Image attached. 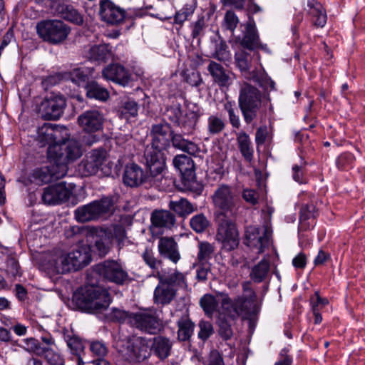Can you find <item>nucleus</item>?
Returning a JSON list of instances; mask_svg holds the SVG:
<instances>
[{
	"instance_id": "obj_37",
	"label": "nucleus",
	"mask_w": 365,
	"mask_h": 365,
	"mask_svg": "<svg viewBox=\"0 0 365 365\" xmlns=\"http://www.w3.org/2000/svg\"><path fill=\"white\" fill-rule=\"evenodd\" d=\"M164 284L176 288H182L186 286V278L182 272L175 269L173 272L165 274L159 277Z\"/></svg>"
},
{
	"instance_id": "obj_55",
	"label": "nucleus",
	"mask_w": 365,
	"mask_h": 365,
	"mask_svg": "<svg viewBox=\"0 0 365 365\" xmlns=\"http://www.w3.org/2000/svg\"><path fill=\"white\" fill-rule=\"evenodd\" d=\"M239 24L237 16L232 11H227L222 21V28L230 31L232 34Z\"/></svg>"
},
{
	"instance_id": "obj_50",
	"label": "nucleus",
	"mask_w": 365,
	"mask_h": 365,
	"mask_svg": "<svg viewBox=\"0 0 365 365\" xmlns=\"http://www.w3.org/2000/svg\"><path fill=\"white\" fill-rule=\"evenodd\" d=\"M225 127L224 120L217 115H211L207 118V131L210 135L221 133Z\"/></svg>"
},
{
	"instance_id": "obj_52",
	"label": "nucleus",
	"mask_w": 365,
	"mask_h": 365,
	"mask_svg": "<svg viewBox=\"0 0 365 365\" xmlns=\"http://www.w3.org/2000/svg\"><path fill=\"white\" fill-rule=\"evenodd\" d=\"M195 6L192 4H185L180 10L178 11L174 16L175 24L182 25L190 16H192Z\"/></svg>"
},
{
	"instance_id": "obj_2",
	"label": "nucleus",
	"mask_w": 365,
	"mask_h": 365,
	"mask_svg": "<svg viewBox=\"0 0 365 365\" xmlns=\"http://www.w3.org/2000/svg\"><path fill=\"white\" fill-rule=\"evenodd\" d=\"M170 126L167 123H160L152 126L151 148L145 153L146 165L152 172L159 173L165 170V160L163 151L169 145Z\"/></svg>"
},
{
	"instance_id": "obj_46",
	"label": "nucleus",
	"mask_w": 365,
	"mask_h": 365,
	"mask_svg": "<svg viewBox=\"0 0 365 365\" xmlns=\"http://www.w3.org/2000/svg\"><path fill=\"white\" fill-rule=\"evenodd\" d=\"M229 319L224 314H220V308L217 312V323L219 326V334L225 340H228L232 336L233 332L231 325L227 322Z\"/></svg>"
},
{
	"instance_id": "obj_51",
	"label": "nucleus",
	"mask_w": 365,
	"mask_h": 365,
	"mask_svg": "<svg viewBox=\"0 0 365 365\" xmlns=\"http://www.w3.org/2000/svg\"><path fill=\"white\" fill-rule=\"evenodd\" d=\"M42 356L50 365H65L63 357L51 347H45Z\"/></svg>"
},
{
	"instance_id": "obj_26",
	"label": "nucleus",
	"mask_w": 365,
	"mask_h": 365,
	"mask_svg": "<svg viewBox=\"0 0 365 365\" xmlns=\"http://www.w3.org/2000/svg\"><path fill=\"white\" fill-rule=\"evenodd\" d=\"M149 350L160 360L167 359L171 354L173 342L172 341L163 336H157L153 337L150 342Z\"/></svg>"
},
{
	"instance_id": "obj_43",
	"label": "nucleus",
	"mask_w": 365,
	"mask_h": 365,
	"mask_svg": "<svg viewBox=\"0 0 365 365\" xmlns=\"http://www.w3.org/2000/svg\"><path fill=\"white\" fill-rule=\"evenodd\" d=\"M169 208L180 216L190 215L195 210L194 206L185 198H181L176 201H170Z\"/></svg>"
},
{
	"instance_id": "obj_58",
	"label": "nucleus",
	"mask_w": 365,
	"mask_h": 365,
	"mask_svg": "<svg viewBox=\"0 0 365 365\" xmlns=\"http://www.w3.org/2000/svg\"><path fill=\"white\" fill-rule=\"evenodd\" d=\"M145 263L152 269H157L161 264V261L155 257L153 251L146 248L142 254Z\"/></svg>"
},
{
	"instance_id": "obj_17",
	"label": "nucleus",
	"mask_w": 365,
	"mask_h": 365,
	"mask_svg": "<svg viewBox=\"0 0 365 365\" xmlns=\"http://www.w3.org/2000/svg\"><path fill=\"white\" fill-rule=\"evenodd\" d=\"M96 270L105 279L117 284H123L128 278L123 266L114 260H106L98 264Z\"/></svg>"
},
{
	"instance_id": "obj_12",
	"label": "nucleus",
	"mask_w": 365,
	"mask_h": 365,
	"mask_svg": "<svg viewBox=\"0 0 365 365\" xmlns=\"http://www.w3.org/2000/svg\"><path fill=\"white\" fill-rule=\"evenodd\" d=\"M242 26L244 30L242 36L236 37L237 41L242 48L250 51L261 49L265 52H269L267 45L261 43L255 19L252 16H249L247 22L242 24L241 27Z\"/></svg>"
},
{
	"instance_id": "obj_59",
	"label": "nucleus",
	"mask_w": 365,
	"mask_h": 365,
	"mask_svg": "<svg viewBox=\"0 0 365 365\" xmlns=\"http://www.w3.org/2000/svg\"><path fill=\"white\" fill-rule=\"evenodd\" d=\"M90 350L92 354L98 357V359L104 358L108 352L107 346L102 341H91Z\"/></svg>"
},
{
	"instance_id": "obj_21",
	"label": "nucleus",
	"mask_w": 365,
	"mask_h": 365,
	"mask_svg": "<svg viewBox=\"0 0 365 365\" xmlns=\"http://www.w3.org/2000/svg\"><path fill=\"white\" fill-rule=\"evenodd\" d=\"M99 15L103 21L115 25L124 20L125 11L109 0H102L100 1Z\"/></svg>"
},
{
	"instance_id": "obj_42",
	"label": "nucleus",
	"mask_w": 365,
	"mask_h": 365,
	"mask_svg": "<svg viewBox=\"0 0 365 365\" xmlns=\"http://www.w3.org/2000/svg\"><path fill=\"white\" fill-rule=\"evenodd\" d=\"M138 105L135 101L128 100L119 107L118 115L121 119L128 120L138 115Z\"/></svg>"
},
{
	"instance_id": "obj_10",
	"label": "nucleus",
	"mask_w": 365,
	"mask_h": 365,
	"mask_svg": "<svg viewBox=\"0 0 365 365\" xmlns=\"http://www.w3.org/2000/svg\"><path fill=\"white\" fill-rule=\"evenodd\" d=\"M215 209L225 216L232 215L237 209L240 198L233 188L225 184L220 185L212 195Z\"/></svg>"
},
{
	"instance_id": "obj_4",
	"label": "nucleus",
	"mask_w": 365,
	"mask_h": 365,
	"mask_svg": "<svg viewBox=\"0 0 365 365\" xmlns=\"http://www.w3.org/2000/svg\"><path fill=\"white\" fill-rule=\"evenodd\" d=\"M150 175H148L144 170L137 164L132 163L126 165L123 176V183L129 187H138L143 184L148 183L150 186H155L158 188H164L167 179L163 175V170L159 173L152 172L148 168Z\"/></svg>"
},
{
	"instance_id": "obj_14",
	"label": "nucleus",
	"mask_w": 365,
	"mask_h": 365,
	"mask_svg": "<svg viewBox=\"0 0 365 365\" xmlns=\"http://www.w3.org/2000/svg\"><path fill=\"white\" fill-rule=\"evenodd\" d=\"M216 237L226 251L233 250L239 245V232L236 225L230 220H225L220 223Z\"/></svg>"
},
{
	"instance_id": "obj_44",
	"label": "nucleus",
	"mask_w": 365,
	"mask_h": 365,
	"mask_svg": "<svg viewBox=\"0 0 365 365\" xmlns=\"http://www.w3.org/2000/svg\"><path fill=\"white\" fill-rule=\"evenodd\" d=\"M269 271V262L263 259L257 264L253 267L250 273V277L255 282H262Z\"/></svg>"
},
{
	"instance_id": "obj_19",
	"label": "nucleus",
	"mask_w": 365,
	"mask_h": 365,
	"mask_svg": "<svg viewBox=\"0 0 365 365\" xmlns=\"http://www.w3.org/2000/svg\"><path fill=\"white\" fill-rule=\"evenodd\" d=\"M106 160V151L103 149H96L91 151L79 165V170L85 176L96 174Z\"/></svg>"
},
{
	"instance_id": "obj_1",
	"label": "nucleus",
	"mask_w": 365,
	"mask_h": 365,
	"mask_svg": "<svg viewBox=\"0 0 365 365\" xmlns=\"http://www.w3.org/2000/svg\"><path fill=\"white\" fill-rule=\"evenodd\" d=\"M73 301L82 311L98 314L108 309L111 299L104 288L94 284H86L73 293Z\"/></svg>"
},
{
	"instance_id": "obj_64",
	"label": "nucleus",
	"mask_w": 365,
	"mask_h": 365,
	"mask_svg": "<svg viewBox=\"0 0 365 365\" xmlns=\"http://www.w3.org/2000/svg\"><path fill=\"white\" fill-rule=\"evenodd\" d=\"M289 349L287 347L283 348L279 353L278 360L274 365H292L293 358L289 354Z\"/></svg>"
},
{
	"instance_id": "obj_27",
	"label": "nucleus",
	"mask_w": 365,
	"mask_h": 365,
	"mask_svg": "<svg viewBox=\"0 0 365 365\" xmlns=\"http://www.w3.org/2000/svg\"><path fill=\"white\" fill-rule=\"evenodd\" d=\"M176 294V288L168 286L159 280V284L154 290V303L162 306L169 304L175 297Z\"/></svg>"
},
{
	"instance_id": "obj_13",
	"label": "nucleus",
	"mask_w": 365,
	"mask_h": 365,
	"mask_svg": "<svg viewBox=\"0 0 365 365\" xmlns=\"http://www.w3.org/2000/svg\"><path fill=\"white\" fill-rule=\"evenodd\" d=\"M49 165L36 168L31 173L32 180L37 184H46L63 178L67 174V168L63 164L60 165L53 159H48Z\"/></svg>"
},
{
	"instance_id": "obj_30",
	"label": "nucleus",
	"mask_w": 365,
	"mask_h": 365,
	"mask_svg": "<svg viewBox=\"0 0 365 365\" xmlns=\"http://www.w3.org/2000/svg\"><path fill=\"white\" fill-rule=\"evenodd\" d=\"M173 165L184 179L193 178L195 175L194 163L190 157L185 155H178L173 159Z\"/></svg>"
},
{
	"instance_id": "obj_47",
	"label": "nucleus",
	"mask_w": 365,
	"mask_h": 365,
	"mask_svg": "<svg viewBox=\"0 0 365 365\" xmlns=\"http://www.w3.org/2000/svg\"><path fill=\"white\" fill-rule=\"evenodd\" d=\"M223 107L228 113L229 121L232 126L235 128H239L241 123L235 102L227 101L224 103Z\"/></svg>"
},
{
	"instance_id": "obj_36",
	"label": "nucleus",
	"mask_w": 365,
	"mask_h": 365,
	"mask_svg": "<svg viewBox=\"0 0 365 365\" xmlns=\"http://www.w3.org/2000/svg\"><path fill=\"white\" fill-rule=\"evenodd\" d=\"M111 56L109 46L100 44L92 46L88 52V58L93 61L104 62Z\"/></svg>"
},
{
	"instance_id": "obj_57",
	"label": "nucleus",
	"mask_w": 365,
	"mask_h": 365,
	"mask_svg": "<svg viewBox=\"0 0 365 365\" xmlns=\"http://www.w3.org/2000/svg\"><path fill=\"white\" fill-rule=\"evenodd\" d=\"M355 158L351 153H341L336 160V167L340 170H345L349 167H351Z\"/></svg>"
},
{
	"instance_id": "obj_56",
	"label": "nucleus",
	"mask_w": 365,
	"mask_h": 365,
	"mask_svg": "<svg viewBox=\"0 0 365 365\" xmlns=\"http://www.w3.org/2000/svg\"><path fill=\"white\" fill-rule=\"evenodd\" d=\"M190 225L193 230L200 233L205 230L209 225V222L204 215L198 214L191 218Z\"/></svg>"
},
{
	"instance_id": "obj_32",
	"label": "nucleus",
	"mask_w": 365,
	"mask_h": 365,
	"mask_svg": "<svg viewBox=\"0 0 365 365\" xmlns=\"http://www.w3.org/2000/svg\"><path fill=\"white\" fill-rule=\"evenodd\" d=\"M151 222L157 227L171 228L175 222V217L168 210H155L151 215Z\"/></svg>"
},
{
	"instance_id": "obj_9",
	"label": "nucleus",
	"mask_w": 365,
	"mask_h": 365,
	"mask_svg": "<svg viewBox=\"0 0 365 365\" xmlns=\"http://www.w3.org/2000/svg\"><path fill=\"white\" fill-rule=\"evenodd\" d=\"M113 205L111 197H104L99 200H94L76 209L75 219L80 222L96 220L103 215L111 212Z\"/></svg>"
},
{
	"instance_id": "obj_38",
	"label": "nucleus",
	"mask_w": 365,
	"mask_h": 365,
	"mask_svg": "<svg viewBox=\"0 0 365 365\" xmlns=\"http://www.w3.org/2000/svg\"><path fill=\"white\" fill-rule=\"evenodd\" d=\"M173 145L190 155H195L199 151L197 144L184 139L181 135L175 134L172 137Z\"/></svg>"
},
{
	"instance_id": "obj_45",
	"label": "nucleus",
	"mask_w": 365,
	"mask_h": 365,
	"mask_svg": "<svg viewBox=\"0 0 365 365\" xmlns=\"http://www.w3.org/2000/svg\"><path fill=\"white\" fill-rule=\"evenodd\" d=\"M200 304L205 314L210 318L213 317V314L218 312L217 309L218 302L212 294H205L200 300Z\"/></svg>"
},
{
	"instance_id": "obj_23",
	"label": "nucleus",
	"mask_w": 365,
	"mask_h": 365,
	"mask_svg": "<svg viewBox=\"0 0 365 365\" xmlns=\"http://www.w3.org/2000/svg\"><path fill=\"white\" fill-rule=\"evenodd\" d=\"M158 249L163 258L168 259L174 264H177L181 259L178 245L172 237H160Z\"/></svg>"
},
{
	"instance_id": "obj_63",
	"label": "nucleus",
	"mask_w": 365,
	"mask_h": 365,
	"mask_svg": "<svg viewBox=\"0 0 365 365\" xmlns=\"http://www.w3.org/2000/svg\"><path fill=\"white\" fill-rule=\"evenodd\" d=\"M192 33L191 36L193 38H197L203 35L204 29L205 28V20L204 16L198 17L197 20L192 24Z\"/></svg>"
},
{
	"instance_id": "obj_39",
	"label": "nucleus",
	"mask_w": 365,
	"mask_h": 365,
	"mask_svg": "<svg viewBox=\"0 0 365 365\" xmlns=\"http://www.w3.org/2000/svg\"><path fill=\"white\" fill-rule=\"evenodd\" d=\"M178 337L180 341L188 340L194 331V324L187 317H181L178 322Z\"/></svg>"
},
{
	"instance_id": "obj_35",
	"label": "nucleus",
	"mask_w": 365,
	"mask_h": 365,
	"mask_svg": "<svg viewBox=\"0 0 365 365\" xmlns=\"http://www.w3.org/2000/svg\"><path fill=\"white\" fill-rule=\"evenodd\" d=\"M200 115V109L195 106L193 109L188 110L179 125L185 133H190L195 130Z\"/></svg>"
},
{
	"instance_id": "obj_22",
	"label": "nucleus",
	"mask_w": 365,
	"mask_h": 365,
	"mask_svg": "<svg viewBox=\"0 0 365 365\" xmlns=\"http://www.w3.org/2000/svg\"><path fill=\"white\" fill-rule=\"evenodd\" d=\"M81 128L86 133H95L103 128L104 116L97 110L83 112L78 118Z\"/></svg>"
},
{
	"instance_id": "obj_33",
	"label": "nucleus",
	"mask_w": 365,
	"mask_h": 365,
	"mask_svg": "<svg viewBox=\"0 0 365 365\" xmlns=\"http://www.w3.org/2000/svg\"><path fill=\"white\" fill-rule=\"evenodd\" d=\"M237 143L243 158L251 162L253 159L254 148L249 135L244 131L239 132L237 133Z\"/></svg>"
},
{
	"instance_id": "obj_53",
	"label": "nucleus",
	"mask_w": 365,
	"mask_h": 365,
	"mask_svg": "<svg viewBox=\"0 0 365 365\" xmlns=\"http://www.w3.org/2000/svg\"><path fill=\"white\" fill-rule=\"evenodd\" d=\"M24 345H20L26 351L34 353L39 356H43V350L45 347H42L38 341L34 338H27L22 340Z\"/></svg>"
},
{
	"instance_id": "obj_18",
	"label": "nucleus",
	"mask_w": 365,
	"mask_h": 365,
	"mask_svg": "<svg viewBox=\"0 0 365 365\" xmlns=\"http://www.w3.org/2000/svg\"><path fill=\"white\" fill-rule=\"evenodd\" d=\"M270 237L267 230H262L256 226H248L245 230V244L251 249L257 250L261 254L269 245Z\"/></svg>"
},
{
	"instance_id": "obj_15",
	"label": "nucleus",
	"mask_w": 365,
	"mask_h": 365,
	"mask_svg": "<svg viewBox=\"0 0 365 365\" xmlns=\"http://www.w3.org/2000/svg\"><path fill=\"white\" fill-rule=\"evenodd\" d=\"M130 324L149 334L158 333L161 325L155 313L151 311L133 313L130 318Z\"/></svg>"
},
{
	"instance_id": "obj_61",
	"label": "nucleus",
	"mask_w": 365,
	"mask_h": 365,
	"mask_svg": "<svg viewBox=\"0 0 365 365\" xmlns=\"http://www.w3.org/2000/svg\"><path fill=\"white\" fill-rule=\"evenodd\" d=\"M182 115V112L179 104L170 106L169 108H168L166 112V115L169 120L178 126L181 121Z\"/></svg>"
},
{
	"instance_id": "obj_40",
	"label": "nucleus",
	"mask_w": 365,
	"mask_h": 365,
	"mask_svg": "<svg viewBox=\"0 0 365 365\" xmlns=\"http://www.w3.org/2000/svg\"><path fill=\"white\" fill-rule=\"evenodd\" d=\"M86 95L90 98L105 101L109 98L108 91L96 82L88 83L86 86Z\"/></svg>"
},
{
	"instance_id": "obj_24",
	"label": "nucleus",
	"mask_w": 365,
	"mask_h": 365,
	"mask_svg": "<svg viewBox=\"0 0 365 365\" xmlns=\"http://www.w3.org/2000/svg\"><path fill=\"white\" fill-rule=\"evenodd\" d=\"M304 9L311 17V21L315 26L324 27L327 23V16L325 9L317 0H303Z\"/></svg>"
},
{
	"instance_id": "obj_11",
	"label": "nucleus",
	"mask_w": 365,
	"mask_h": 365,
	"mask_svg": "<svg viewBox=\"0 0 365 365\" xmlns=\"http://www.w3.org/2000/svg\"><path fill=\"white\" fill-rule=\"evenodd\" d=\"M66 106V98L59 93H49L38 106V113L45 120H58Z\"/></svg>"
},
{
	"instance_id": "obj_8",
	"label": "nucleus",
	"mask_w": 365,
	"mask_h": 365,
	"mask_svg": "<svg viewBox=\"0 0 365 365\" xmlns=\"http://www.w3.org/2000/svg\"><path fill=\"white\" fill-rule=\"evenodd\" d=\"M81 155V145L74 140H68L60 144L50 145L47 150L48 159H53L59 165L63 164L67 170H68V164L80 158Z\"/></svg>"
},
{
	"instance_id": "obj_25",
	"label": "nucleus",
	"mask_w": 365,
	"mask_h": 365,
	"mask_svg": "<svg viewBox=\"0 0 365 365\" xmlns=\"http://www.w3.org/2000/svg\"><path fill=\"white\" fill-rule=\"evenodd\" d=\"M103 76L123 86H127L130 80L128 72L119 64H111L106 67L103 71Z\"/></svg>"
},
{
	"instance_id": "obj_20",
	"label": "nucleus",
	"mask_w": 365,
	"mask_h": 365,
	"mask_svg": "<svg viewBox=\"0 0 365 365\" xmlns=\"http://www.w3.org/2000/svg\"><path fill=\"white\" fill-rule=\"evenodd\" d=\"M45 268L53 274H64L72 272L67 252L61 249L53 250L48 255Z\"/></svg>"
},
{
	"instance_id": "obj_7",
	"label": "nucleus",
	"mask_w": 365,
	"mask_h": 365,
	"mask_svg": "<svg viewBox=\"0 0 365 365\" xmlns=\"http://www.w3.org/2000/svg\"><path fill=\"white\" fill-rule=\"evenodd\" d=\"M38 36L46 42L57 45L63 42L71 33V28L57 19L42 20L36 26Z\"/></svg>"
},
{
	"instance_id": "obj_29",
	"label": "nucleus",
	"mask_w": 365,
	"mask_h": 365,
	"mask_svg": "<svg viewBox=\"0 0 365 365\" xmlns=\"http://www.w3.org/2000/svg\"><path fill=\"white\" fill-rule=\"evenodd\" d=\"M207 71L213 81L220 87H228L231 85L232 81L231 76L221 64L211 61L207 66Z\"/></svg>"
},
{
	"instance_id": "obj_5",
	"label": "nucleus",
	"mask_w": 365,
	"mask_h": 365,
	"mask_svg": "<svg viewBox=\"0 0 365 365\" xmlns=\"http://www.w3.org/2000/svg\"><path fill=\"white\" fill-rule=\"evenodd\" d=\"M220 314L235 320L239 317L247 319L253 313L255 299L250 297L237 296L233 300L226 293H221Z\"/></svg>"
},
{
	"instance_id": "obj_62",
	"label": "nucleus",
	"mask_w": 365,
	"mask_h": 365,
	"mask_svg": "<svg viewBox=\"0 0 365 365\" xmlns=\"http://www.w3.org/2000/svg\"><path fill=\"white\" fill-rule=\"evenodd\" d=\"M199 328L198 337L203 341L207 340L213 333L212 325L209 322L200 321Z\"/></svg>"
},
{
	"instance_id": "obj_54",
	"label": "nucleus",
	"mask_w": 365,
	"mask_h": 365,
	"mask_svg": "<svg viewBox=\"0 0 365 365\" xmlns=\"http://www.w3.org/2000/svg\"><path fill=\"white\" fill-rule=\"evenodd\" d=\"M67 345L71 349L72 354L76 356V362L78 363V358L82 359L81 354L84 352V345L78 337L72 336L67 340Z\"/></svg>"
},
{
	"instance_id": "obj_41",
	"label": "nucleus",
	"mask_w": 365,
	"mask_h": 365,
	"mask_svg": "<svg viewBox=\"0 0 365 365\" xmlns=\"http://www.w3.org/2000/svg\"><path fill=\"white\" fill-rule=\"evenodd\" d=\"M315 206L313 204L304 205L300 210L299 227L302 230H308L313 225H310L308 220H312V222L315 217Z\"/></svg>"
},
{
	"instance_id": "obj_31",
	"label": "nucleus",
	"mask_w": 365,
	"mask_h": 365,
	"mask_svg": "<svg viewBox=\"0 0 365 365\" xmlns=\"http://www.w3.org/2000/svg\"><path fill=\"white\" fill-rule=\"evenodd\" d=\"M58 133L59 130L51 124L44 123L38 130V139L43 146L48 145L49 148L50 145L60 144L57 142Z\"/></svg>"
},
{
	"instance_id": "obj_28",
	"label": "nucleus",
	"mask_w": 365,
	"mask_h": 365,
	"mask_svg": "<svg viewBox=\"0 0 365 365\" xmlns=\"http://www.w3.org/2000/svg\"><path fill=\"white\" fill-rule=\"evenodd\" d=\"M67 257L72 272L84 267L91 261L90 252L86 247H81L71 252H67Z\"/></svg>"
},
{
	"instance_id": "obj_49",
	"label": "nucleus",
	"mask_w": 365,
	"mask_h": 365,
	"mask_svg": "<svg viewBox=\"0 0 365 365\" xmlns=\"http://www.w3.org/2000/svg\"><path fill=\"white\" fill-rule=\"evenodd\" d=\"M212 57L222 62L230 61L231 60L232 54L229 50L228 46L224 41L220 40L219 42H216Z\"/></svg>"
},
{
	"instance_id": "obj_60",
	"label": "nucleus",
	"mask_w": 365,
	"mask_h": 365,
	"mask_svg": "<svg viewBox=\"0 0 365 365\" xmlns=\"http://www.w3.org/2000/svg\"><path fill=\"white\" fill-rule=\"evenodd\" d=\"M249 53L245 51L236 53L235 56L237 66L241 71L245 72L250 68V62L248 60Z\"/></svg>"
},
{
	"instance_id": "obj_34",
	"label": "nucleus",
	"mask_w": 365,
	"mask_h": 365,
	"mask_svg": "<svg viewBox=\"0 0 365 365\" xmlns=\"http://www.w3.org/2000/svg\"><path fill=\"white\" fill-rule=\"evenodd\" d=\"M56 12L61 18L76 25L83 24V16L71 5L59 4Z\"/></svg>"
},
{
	"instance_id": "obj_6",
	"label": "nucleus",
	"mask_w": 365,
	"mask_h": 365,
	"mask_svg": "<svg viewBox=\"0 0 365 365\" xmlns=\"http://www.w3.org/2000/svg\"><path fill=\"white\" fill-rule=\"evenodd\" d=\"M238 103L245 122L250 124L257 118L261 108V93L257 88L245 84L240 89Z\"/></svg>"
},
{
	"instance_id": "obj_3",
	"label": "nucleus",
	"mask_w": 365,
	"mask_h": 365,
	"mask_svg": "<svg viewBox=\"0 0 365 365\" xmlns=\"http://www.w3.org/2000/svg\"><path fill=\"white\" fill-rule=\"evenodd\" d=\"M149 346L150 339L138 336L118 341L115 349L120 360L133 365L150 357Z\"/></svg>"
},
{
	"instance_id": "obj_16",
	"label": "nucleus",
	"mask_w": 365,
	"mask_h": 365,
	"mask_svg": "<svg viewBox=\"0 0 365 365\" xmlns=\"http://www.w3.org/2000/svg\"><path fill=\"white\" fill-rule=\"evenodd\" d=\"M72 190L71 185L67 186L65 182L49 185L43 189L42 201L49 205L61 204L69 199Z\"/></svg>"
},
{
	"instance_id": "obj_48",
	"label": "nucleus",
	"mask_w": 365,
	"mask_h": 365,
	"mask_svg": "<svg viewBox=\"0 0 365 365\" xmlns=\"http://www.w3.org/2000/svg\"><path fill=\"white\" fill-rule=\"evenodd\" d=\"M214 246L207 242L198 243V252L197 259L200 264H206L212 257L214 252Z\"/></svg>"
}]
</instances>
